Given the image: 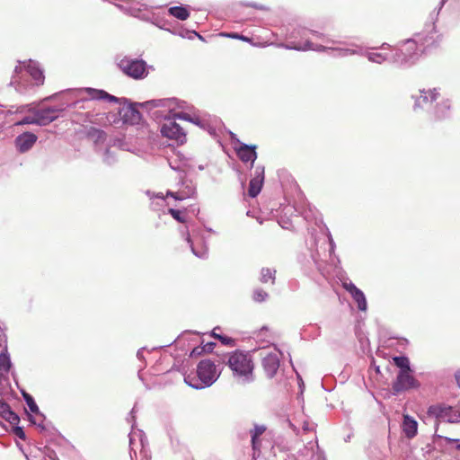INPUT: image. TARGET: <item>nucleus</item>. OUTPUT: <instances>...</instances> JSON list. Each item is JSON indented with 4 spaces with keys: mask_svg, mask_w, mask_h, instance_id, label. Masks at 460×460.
Here are the masks:
<instances>
[{
    "mask_svg": "<svg viewBox=\"0 0 460 460\" xmlns=\"http://www.w3.org/2000/svg\"><path fill=\"white\" fill-rule=\"evenodd\" d=\"M456 449L460 451V443L456 445Z\"/></svg>",
    "mask_w": 460,
    "mask_h": 460,
    "instance_id": "79ce46f5",
    "label": "nucleus"
},
{
    "mask_svg": "<svg viewBox=\"0 0 460 460\" xmlns=\"http://www.w3.org/2000/svg\"><path fill=\"white\" fill-rule=\"evenodd\" d=\"M14 433H15V434H16L20 438H22V439H24V438H25V434H24V432H23V430H22V428H20V427L15 428V429H14Z\"/></svg>",
    "mask_w": 460,
    "mask_h": 460,
    "instance_id": "c9c22d12",
    "label": "nucleus"
},
{
    "mask_svg": "<svg viewBox=\"0 0 460 460\" xmlns=\"http://www.w3.org/2000/svg\"><path fill=\"white\" fill-rule=\"evenodd\" d=\"M23 398H24L29 409L31 410V411L37 413L39 411V408H38L34 399L32 398V396L30 395L29 394L24 393Z\"/></svg>",
    "mask_w": 460,
    "mask_h": 460,
    "instance_id": "c756f323",
    "label": "nucleus"
},
{
    "mask_svg": "<svg viewBox=\"0 0 460 460\" xmlns=\"http://www.w3.org/2000/svg\"><path fill=\"white\" fill-rule=\"evenodd\" d=\"M455 378H456V384H457L458 387L460 388V369H458L456 372Z\"/></svg>",
    "mask_w": 460,
    "mask_h": 460,
    "instance_id": "4c0bfd02",
    "label": "nucleus"
},
{
    "mask_svg": "<svg viewBox=\"0 0 460 460\" xmlns=\"http://www.w3.org/2000/svg\"><path fill=\"white\" fill-rule=\"evenodd\" d=\"M342 286L351 295L352 298L357 303L358 310L366 311L367 308V303L364 293L352 282H344Z\"/></svg>",
    "mask_w": 460,
    "mask_h": 460,
    "instance_id": "f8f14e48",
    "label": "nucleus"
},
{
    "mask_svg": "<svg viewBox=\"0 0 460 460\" xmlns=\"http://www.w3.org/2000/svg\"><path fill=\"white\" fill-rule=\"evenodd\" d=\"M368 59L372 62L381 64L382 62H384L385 60V57L381 53L376 52V53H370L368 55Z\"/></svg>",
    "mask_w": 460,
    "mask_h": 460,
    "instance_id": "2f4dec72",
    "label": "nucleus"
},
{
    "mask_svg": "<svg viewBox=\"0 0 460 460\" xmlns=\"http://www.w3.org/2000/svg\"><path fill=\"white\" fill-rule=\"evenodd\" d=\"M264 330H267V328L266 327L261 328V332H263Z\"/></svg>",
    "mask_w": 460,
    "mask_h": 460,
    "instance_id": "37998d69",
    "label": "nucleus"
},
{
    "mask_svg": "<svg viewBox=\"0 0 460 460\" xmlns=\"http://www.w3.org/2000/svg\"><path fill=\"white\" fill-rule=\"evenodd\" d=\"M37 139L38 137L35 134L31 132H25L16 137V146L20 152H27L33 146Z\"/></svg>",
    "mask_w": 460,
    "mask_h": 460,
    "instance_id": "4468645a",
    "label": "nucleus"
},
{
    "mask_svg": "<svg viewBox=\"0 0 460 460\" xmlns=\"http://www.w3.org/2000/svg\"><path fill=\"white\" fill-rule=\"evenodd\" d=\"M239 40H241L243 41H246V42H250L251 41V40L248 37L241 35V34L239 35Z\"/></svg>",
    "mask_w": 460,
    "mask_h": 460,
    "instance_id": "ea45409f",
    "label": "nucleus"
},
{
    "mask_svg": "<svg viewBox=\"0 0 460 460\" xmlns=\"http://www.w3.org/2000/svg\"><path fill=\"white\" fill-rule=\"evenodd\" d=\"M236 154L239 159L244 163L253 164L257 158L256 146H248L242 144L237 149Z\"/></svg>",
    "mask_w": 460,
    "mask_h": 460,
    "instance_id": "dca6fc26",
    "label": "nucleus"
},
{
    "mask_svg": "<svg viewBox=\"0 0 460 460\" xmlns=\"http://www.w3.org/2000/svg\"><path fill=\"white\" fill-rule=\"evenodd\" d=\"M10 368H11L10 357L7 353V350L4 349L0 354V372L8 373Z\"/></svg>",
    "mask_w": 460,
    "mask_h": 460,
    "instance_id": "5701e85b",
    "label": "nucleus"
},
{
    "mask_svg": "<svg viewBox=\"0 0 460 460\" xmlns=\"http://www.w3.org/2000/svg\"><path fill=\"white\" fill-rule=\"evenodd\" d=\"M168 213L175 219L176 221L180 223H185L186 222V217L183 215V213L181 210L174 209V208H169Z\"/></svg>",
    "mask_w": 460,
    "mask_h": 460,
    "instance_id": "7c9ffc66",
    "label": "nucleus"
},
{
    "mask_svg": "<svg viewBox=\"0 0 460 460\" xmlns=\"http://www.w3.org/2000/svg\"><path fill=\"white\" fill-rule=\"evenodd\" d=\"M419 386L418 381L411 374V371H399L396 379L393 382L394 394H399Z\"/></svg>",
    "mask_w": 460,
    "mask_h": 460,
    "instance_id": "20e7f679",
    "label": "nucleus"
},
{
    "mask_svg": "<svg viewBox=\"0 0 460 460\" xmlns=\"http://www.w3.org/2000/svg\"><path fill=\"white\" fill-rule=\"evenodd\" d=\"M215 343L214 342H208L207 344H205L203 347H202V350H204L205 352H211L215 347Z\"/></svg>",
    "mask_w": 460,
    "mask_h": 460,
    "instance_id": "72a5a7b5",
    "label": "nucleus"
},
{
    "mask_svg": "<svg viewBox=\"0 0 460 460\" xmlns=\"http://www.w3.org/2000/svg\"><path fill=\"white\" fill-rule=\"evenodd\" d=\"M220 35L224 36V37L231 38V39H237V40H239V35L240 34H238L236 32H232V33H221Z\"/></svg>",
    "mask_w": 460,
    "mask_h": 460,
    "instance_id": "e433bc0d",
    "label": "nucleus"
},
{
    "mask_svg": "<svg viewBox=\"0 0 460 460\" xmlns=\"http://www.w3.org/2000/svg\"><path fill=\"white\" fill-rule=\"evenodd\" d=\"M263 173V169H256L255 175L249 183L248 194L250 197L255 198L261 192L264 181Z\"/></svg>",
    "mask_w": 460,
    "mask_h": 460,
    "instance_id": "2eb2a0df",
    "label": "nucleus"
},
{
    "mask_svg": "<svg viewBox=\"0 0 460 460\" xmlns=\"http://www.w3.org/2000/svg\"><path fill=\"white\" fill-rule=\"evenodd\" d=\"M80 94L86 93L87 97L82 98L84 100H105L111 102H119V99L116 96L111 95L107 92L103 90L94 89V88H84L79 91Z\"/></svg>",
    "mask_w": 460,
    "mask_h": 460,
    "instance_id": "9d476101",
    "label": "nucleus"
},
{
    "mask_svg": "<svg viewBox=\"0 0 460 460\" xmlns=\"http://www.w3.org/2000/svg\"><path fill=\"white\" fill-rule=\"evenodd\" d=\"M24 124H36V119H35L34 113L31 116L25 117L22 120L16 122L14 125L20 126V125H24Z\"/></svg>",
    "mask_w": 460,
    "mask_h": 460,
    "instance_id": "473e14b6",
    "label": "nucleus"
},
{
    "mask_svg": "<svg viewBox=\"0 0 460 460\" xmlns=\"http://www.w3.org/2000/svg\"><path fill=\"white\" fill-rule=\"evenodd\" d=\"M0 414L6 421L13 425L18 424L20 421L19 416L4 402H0Z\"/></svg>",
    "mask_w": 460,
    "mask_h": 460,
    "instance_id": "a211bd4d",
    "label": "nucleus"
},
{
    "mask_svg": "<svg viewBox=\"0 0 460 460\" xmlns=\"http://www.w3.org/2000/svg\"><path fill=\"white\" fill-rule=\"evenodd\" d=\"M416 40H408L405 42L406 50H414L417 48V44L420 43L421 45L427 44L430 45L434 42L433 37L428 34H418L416 35Z\"/></svg>",
    "mask_w": 460,
    "mask_h": 460,
    "instance_id": "6ab92c4d",
    "label": "nucleus"
},
{
    "mask_svg": "<svg viewBox=\"0 0 460 460\" xmlns=\"http://www.w3.org/2000/svg\"><path fill=\"white\" fill-rule=\"evenodd\" d=\"M161 132L163 136L176 140L179 144L186 141V135L182 128L175 121L169 120L162 127Z\"/></svg>",
    "mask_w": 460,
    "mask_h": 460,
    "instance_id": "1a4fd4ad",
    "label": "nucleus"
},
{
    "mask_svg": "<svg viewBox=\"0 0 460 460\" xmlns=\"http://www.w3.org/2000/svg\"><path fill=\"white\" fill-rule=\"evenodd\" d=\"M450 110V105L447 103H442L436 107L434 119L436 121H440L448 117V111Z\"/></svg>",
    "mask_w": 460,
    "mask_h": 460,
    "instance_id": "4be33fe9",
    "label": "nucleus"
},
{
    "mask_svg": "<svg viewBox=\"0 0 460 460\" xmlns=\"http://www.w3.org/2000/svg\"><path fill=\"white\" fill-rule=\"evenodd\" d=\"M61 110L54 108H47L42 110L34 111L36 119V125L46 126L54 121L58 117V112Z\"/></svg>",
    "mask_w": 460,
    "mask_h": 460,
    "instance_id": "9b49d317",
    "label": "nucleus"
},
{
    "mask_svg": "<svg viewBox=\"0 0 460 460\" xmlns=\"http://www.w3.org/2000/svg\"><path fill=\"white\" fill-rule=\"evenodd\" d=\"M269 295L266 291L261 288H256L253 291L252 298L255 302L261 303L268 298Z\"/></svg>",
    "mask_w": 460,
    "mask_h": 460,
    "instance_id": "c85d7f7f",
    "label": "nucleus"
},
{
    "mask_svg": "<svg viewBox=\"0 0 460 460\" xmlns=\"http://www.w3.org/2000/svg\"><path fill=\"white\" fill-rule=\"evenodd\" d=\"M438 95H439V93L437 91L436 88H434L432 90H428V91H425V90L420 91V97L423 98L424 102H428V101L434 102L438 99Z\"/></svg>",
    "mask_w": 460,
    "mask_h": 460,
    "instance_id": "bb28decb",
    "label": "nucleus"
},
{
    "mask_svg": "<svg viewBox=\"0 0 460 460\" xmlns=\"http://www.w3.org/2000/svg\"><path fill=\"white\" fill-rule=\"evenodd\" d=\"M428 415L435 418L438 421H447L450 423L460 422V410L444 403H438L429 407Z\"/></svg>",
    "mask_w": 460,
    "mask_h": 460,
    "instance_id": "7ed1b4c3",
    "label": "nucleus"
},
{
    "mask_svg": "<svg viewBox=\"0 0 460 460\" xmlns=\"http://www.w3.org/2000/svg\"><path fill=\"white\" fill-rule=\"evenodd\" d=\"M276 270L270 268H263L261 272V281L263 283H274Z\"/></svg>",
    "mask_w": 460,
    "mask_h": 460,
    "instance_id": "393cba45",
    "label": "nucleus"
},
{
    "mask_svg": "<svg viewBox=\"0 0 460 460\" xmlns=\"http://www.w3.org/2000/svg\"><path fill=\"white\" fill-rule=\"evenodd\" d=\"M119 67L127 75L140 79L146 75V63L143 60H121Z\"/></svg>",
    "mask_w": 460,
    "mask_h": 460,
    "instance_id": "39448f33",
    "label": "nucleus"
},
{
    "mask_svg": "<svg viewBox=\"0 0 460 460\" xmlns=\"http://www.w3.org/2000/svg\"><path fill=\"white\" fill-rule=\"evenodd\" d=\"M119 115L124 123L136 124L140 120L141 115L133 104L123 105L119 111Z\"/></svg>",
    "mask_w": 460,
    "mask_h": 460,
    "instance_id": "ddd939ff",
    "label": "nucleus"
},
{
    "mask_svg": "<svg viewBox=\"0 0 460 460\" xmlns=\"http://www.w3.org/2000/svg\"><path fill=\"white\" fill-rule=\"evenodd\" d=\"M84 119H81L82 122H89L92 124H97L100 126H109L113 123H117L119 120L116 113L108 112V113H98L93 114L91 112H86L81 115Z\"/></svg>",
    "mask_w": 460,
    "mask_h": 460,
    "instance_id": "0eeeda50",
    "label": "nucleus"
},
{
    "mask_svg": "<svg viewBox=\"0 0 460 460\" xmlns=\"http://www.w3.org/2000/svg\"><path fill=\"white\" fill-rule=\"evenodd\" d=\"M266 431L264 425H255L254 429L250 431L252 447L253 450V458L261 453V440L260 437Z\"/></svg>",
    "mask_w": 460,
    "mask_h": 460,
    "instance_id": "f3484780",
    "label": "nucleus"
},
{
    "mask_svg": "<svg viewBox=\"0 0 460 460\" xmlns=\"http://www.w3.org/2000/svg\"><path fill=\"white\" fill-rule=\"evenodd\" d=\"M201 349L202 348H199V347L194 348L191 352V355H194V354L199 355L203 351Z\"/></svg>",
    "mask_w": 460,
    "mask_h": 460,
    "instance_id": "58836bf2",
    "label": "nucleus"
},
{
    "mask_svg": "<svg viewBox=\"0 0 460 460\" xmlns=\"http://www.w3.org/2000/svg\"><path fill=\"white\" fill-rule=\"evenodd\" d=\"M446 441L447 442H458L459 440L458 439H456V438H447L445 437L444 438Z\"/></svg>",
    "mask_w": 460,
    "mask_h": 460,
    "instance_id": "a19ab883",
    "label": "nucleus"
},
{
    "mask_svg": "<svg viewBox=\"0 0 460 460\" xmlns=\"http://www.w3.org/2000/svg\"><path fill=\"white\" fill-rule=\"evenodd\" d=\"M219 375L220 372L212 360L203 359L197 366L196 375L186 376L184 382L195 389H202L216 382Z\"/></svg>",
    "mask_w": 460,
    "mask_h": 460,
    "instance_id": "f257e3e1",
    "label": "nucleus"
},
{
    "mask_svg": "<svg viewBox=\"0 0 460 460\" xmlns=\"http://www.w3.org/2000/svg\"><path fill=\"white\" fill-rule=\"evenodd\" d=\"M218 329L219 328H217V327L214 328L211 332V336H213L215 339L220 341V342L226 346L234 347L235 345L234 340L230 337L217 333V331Z\"/></svg>",
    "mask_w": 460,
    "mask_h": 460,
    "instance_id": "b1692460",
    "label": "nucleus"
},
{
    "mask_svg": "<svg viewBox=\"0 0 460 460\" xmlns=\"http://www.w3.org/2000/svg\"><path fill=\"white\" fill-rule=\"evenodd\" d=\"M261 366L268 378H272L279 367V354L278 352L261 353Z\"/></svg>",
    "mask_w": 460,
    "mask_h": 460,
    "instance_id": "6e6552de",
    "label": "nucleus"
},
{
    "mask_svg": "<svg viewBox=\"0 0 460 460\" xmlns=\"http://www.w3.org/2000/svg\"><path fill=\"white\" fill-rule=\"evenodd\" d=\"M22 70H25L30 75L31 79L34 81L35 85L43 84L45 77L42 70L36 62L29 60L28 63H19V65L14 68V73L18 75L22 72Z\"/></svg>",
    "mask_w": 460,
    "mask_h": 460,
    "instance_id": "423d86ee",
    "label": "nucleus"
},
{
    "mask_svg": "<svg viewBox=\"0 0 460 460\" xmlns=\"http://www.w3.org/2000/svg\"><path fill=\"white\" fill-rule=\"evenodd\" d=\"M168 13L181 21H185L190 17V12L184 6L171 7L169 8Z\"/></svg>",
    "mask_w": 460,
    "mask_h": 460,
    "instance_id": "412c9836",
    "label": "nucleus"
},
{
    "mask_svg": "<svg viewBox=\"0 0 460 460\" xmlns=\"http://www.w3.org/2000/svg\"><path fill=\"white\" fill-rule=\"evenodd\" d=\"M227 366L234 375L243 377L246 381L253 380L254 364L248 353L241 350L232 352L228 357Z\"/></svg>",
    "mask_w": 460,
    "mask_h": 460,
    "instance_id": "f03ea898",
    "label": "nucleus"
},
{
    "mask_svg": "<svg viewBox=\"0 0 460 460\" xmlns=\"http://www.w3.org/2000/svg\"><path fill=\"white\" fill-rule=\"evenodd\" d=\"M418 423L417 421L408 416H403L402 430L408 438H412L417 434Z\"/></svg>",
    "mask_w": 460,
    "mask_h": 460,
    "instance_id": "aec40b11",
    "label": "nucleus"
},
{
    "mask_svg": "<svg viewBox=\"0 0 460 460\" xmlns=\"http://www.w3.org/2000/svg\"><path fill=\"white\" fill-rule=\"evenodd\" d=\"M87 136L91 138H94L96 141H103L105 139V133L96 128H90L87 131Z\"/></svg>",
    "mask_w": 460,
    "mask_h": 460,
    "instance_id": "cd10ccee",
    "label": "nucleus"
},
{
    "mask_svg": "<svg viewBox=\"0 0 460 460\" xmlns=\"http://www.w3.org/2000/svg\"><path fill=\"white\" fill-rule=\"evenodd\" d=\"M396 367L400 368V371H411L410 361L406 357H394L393 358Z\"/></svg>",
    "mask_w": 460,
    "mask_h": 460,
    "instance_id": "a878e982",
    "label": "nucleus"
},
{
    "mask_svg": "<svg viewBox=\"0 0 460 460\" xmlns=\"http://www.w3.org/2000/svg\"><path fill=\"white\" fill-rule=\"evenodd\" d=\"M166 195L172 197L176 200H182L185 199L184 196L180 195L179 193H176V192H172V191H168Z\"/></svg>",
    "mask_w": 460,
    "mask_h": 460,
    "instance_id": "f704fd0d",
    "label": "nucleus"
}]
</instances>
